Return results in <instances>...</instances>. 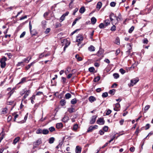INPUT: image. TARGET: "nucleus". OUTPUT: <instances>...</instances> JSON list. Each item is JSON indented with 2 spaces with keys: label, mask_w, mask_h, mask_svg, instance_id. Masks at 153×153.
Listing matches in <instances>:
<instances>
[{
  "label": "nucleus",
  "mask_w": 153,
  "mask_h": 153,
  "mask_svg": "<svg viewBox=\"0 0 153 153\" xmlns=\"http://www.w3.org/2000/svg\"><path fill=\"white\" fill-rule=\"evenodd\" d=\"M7 60V58L4 56L0 60L1 67V68H4L5 67L6 65L5 62Z\"/></svg>",
  "instance_id": "f257e3e1"
},
{
  "label": "nucleus",
  "mask_w": 153,
  "mask_h": 153,
  "mask_svg": "<svg viewBox=\"0 0 153 153\" xmlns=\"http://www.w3.org/2000/svg\"><path fill=\"white\" fill-rule=\"evenodd\" d=\"M139 79L138 78H136L133 79L131 80V83L128 84L129 86H133L134 85L136 84L138 81Z\"/></svg>",
  "instance_id": "f03ea898"
},
{
  "label": "nucleus",
  "mask_w": 153,
  "mask_h": 153,
  "mask_svg": "<svg viewBox=\"0 0 153 153\" xmlns=\"http://www.w3.org/2000/svg\"><path fill=\"white\" fill-rule=\"evenodd\" d=\"M42 143V139L39 138L37 141L34 142L33 143V148H36L37 146L41 144Z\"/></svg>",
  "instance_id": "7ed1b4c3"
},
{
  "label": "nucleus",
  "mask_w": 153,
  "mask_h": 153,
  "mask_svg": "<svg viewBox=\"0 0 153 153\" xmlns=\"http://www.w3.org/2000/svg\"><path fill=\"white\" fill-rule=\"evenodd\" d=\"M83 39V37L82 36L81 34H79L76 36V42L79 43L82 41Z\"/></svg>",
  "instance_id": "20e7f679"
},
{
  "label": "nucleus",
  "mask_w": 153,
  "mask_h": 153,
  "mask_svg": "<svg viewBox=\"0 0 153 153\" xmlns=\"http://www.w3.org/2000/svg\"><path fill=\"white\" fill-rule=\"evenodd\" d=\"M115 18H116V19L117 21V22L114 23L115 25L117 24L120 21H122V19L120 14H119L118 16L115 15Z\"/></svg>",
  "instance_id": "39448f33"
},
{
  "label": "nucleus",
  "mask_w": 153,
  "mask_h": 153,
  "mask_svg": "<svg viewBox=\"0 0 153 153\" xmlns=\"http://www.w3.org/2000/svg\"><path fill=\"white\" fill-rule=\"evenodd\" d=\"M97 123L100 125H103L105 123V121L102 118H100L97 120Z\"/></svg>",
  "instance_id": "423d86ee"
},
{
  "label": "nucleus",
  "mask_w": 153,
  "mask_h": 153,
  "mask_svg": "<svg viewBox=\"0 0 153 153\" xmlns=\"http://www.w3.org/2000/svg\"><path fill=\"white\" fill-rule=\"evenodd\" d=\"M97 117V116L96 115L93 116L90 121V123L91 124H94L95 122Z\"/></svg>",
  "instance_id": "0eeeda50"
},
{
  "label": "nucleus",
  "mask_w": 153,
  "mask_h": 153,
  "mask_svg": "<svg viewBox=\"0 0 153 153\" xmlns=\"http://www.w3.org/2000/svg\"><path fill=\"white\" fill-rule=\"evenodd\" d=\"M31 21H30L29 23V29H30V33L33 36L35 35H36V33H33V32L34 31L31 30L32 25L31 24Z\"/></svg>",
  "instance_id": "6e6552de"
},
{
  "label": "nucleus",
  "mask_w": 153,
  "mask_h": 153,
  "mask_svg": "<svg viewBox=\"0 0 153 153\" xmlns=\"http://www.w3.org/2000/svg\"><path fill=\"white\" fill-rule=\"evenodd\" d=\"M81 148L79 146H77L76 148V153H81Z\"/></svg>",
  "instance_id": "1a4fd4ad"
},
{
  "label": "nucleus",
  "mask_w": 153,
  "mask_h": 153,
  "mask_svg": "<svg viewBox=\"0 0 153 153\" xmlns=\"http://www.w3.org/2000/svg\"><path fill=\"white\" fill-rule=\"evenodd\" d=\"M112 17H115V15L114 13H112L109 16V18L111 20V23L112 25L114 24V22L113 20L114 19L112 18Z\"/></svg>",
  "instance_id": "9d476101"
},
{
  "label": "nucleus",
  "mask_w": 153,
  "mask_h": 153,
  "mask_svg": "<svg viewBox=\"0 0 153 153\" xmlns=\"http://www.w3.org/2000/svg\"><path fill=\"white\" fill-rule=\"evenodd\" d=\"M74 105H71V108L68 109V111L70 113H71L75 111V109L73 108Z\"/></svg>",
  "instance_id": "9b49d317"
},
{
  "label": "nucleus",
  "mask_w": 153,
  "mask_h": 153,
  "mask_svg": "<svg viewBox=\"0 0 153 153\" xmlns=\"http://www.w3.org/2000/svg\"><path fill=\"white\" fill-rule=\"evenodd\" d=\"M104 24H105V26H106L110 25V22L109 20L106 19L104 21Z\"/></svg>",
  "instance_id": "f8f14e48"
},
{
  "label": "nucleus",
  "mask_w": 153,
  "mask_h": 153,
  "mask_svg": "<svg viewBox=\"0 0 153 153\" xmlns=\"http://www.w3.org/2000/svg\"><path fill=\"white\" fill-rule=\"evenodd\" d=\"M62 127L63 124L61 123H57L56 125V127L58 129L62 128Z\"/></svg>",
  "instance_id": "ddd939ff"
},
{
  "label": "nucleus",
  "mask_w": 153,
  "mask_h": 153,
  "mask_svg": "<svg viewBox=\"0 0 153 153\" xmlns=\"http://www.w3.org/2000/svg\"><path fill=\"white\" fill-rule=\"evenodd\" d=\"M89 100L91 102H92L96 100V99L94 97L91 96L89 97Z\"/></svg>",
  "instance_id": "4468645a"
},
{
  "label": "nucleus",
  "mask_w": 153,
  "mask_h": 153,
  "mask_svg": "<svg viewBox=\"0 0 153 153\" xmlns=\"http://www.w3.org/2000/svg\"><path fill=\"white\" fill-rule=\"evenodd\" d=\"M102 3L101 2H98L96 8L97 9H98V10H100V9L101 8L102 6Z\"/></svg>",
  "instance_id": "2eb2a0df"
},
{
  "label": "nucleus",
  "mask_w": 153,
  "mask_h": 153,
  "mask_svg": "<svg viewBox=\"0 0 153 153\" xmlns=\"http://www.w3.org/2000/svg\"><path fill=\"white\" fill-rule=\"evenodd\" d=\"M27 78V77H25L22 78L21 79V81L18 83V84H22L23 83L25 82L26 81Z\"/></svg>",
  "instance_id": "dca6fc26"
},
{
  "label": "nucleus",
  "mask_w": 153,
  "mask_h": 153,
  "mask_svg": "<svg viewBox=\"0 0 153 153\" xmlns=\"http://www.w3.org/2000/svg\"><path fill=\"white\" fill-rule=\"evenodd\" d=\"M88 50L90 51H94L95 50V48L93 46L91 45L88 48Z\"/></svg>",
  "instance_id": "f3484780"
},
{
  "label": "nucleus",
  "mask_w": 153,
  "mask_h": 153,
  "mask_svg": "<svg viewBox=\"0 0 153 153\" xmlns=\"http://www.w3.org/2000/svg\"><path fill=\"white\" fill-rule=\"evenodd\" d=\"M20 138L19 137L15 138L13 140V144H16L20 140Z\"/></svg>",
  "instance_id": "a211bd4d"
},
{
  "label": "nucleus",
  "mask_w": 153,
  "mask_h": 153,
  "mask_svg": "<svg viewBox=\"0 0 153 153\" xmlns=\"http://www.w3.org/2000/svg\"><path fill=\"white\" fill-rule=\"evenodd\" d=\"M75 57L77 59V61H82V57L79 56L78 54H76L75 55Z\"/></svg>",
  "instance_id": "6ab92c4d"
},
{
  "label": "nucleus",
  "mask_w": 153,
  "mask_h": 153,
  "mask_svg": "<svg viewBox=\"0 0 153 153\" xmlns=\"http://www.w3.org/2000/svg\"><path fill=\"white\" fill-rule=\"evenodd\" d=\"M55 140V138L53 137L50 138L49 140V143L50 144L53 143Z\"/></svg>",
  "instance_id": "aec40b11"
},
{
  "label": "nucleus",
  "mask_w": 153,
  "mask_h": 153,
  "mask_svg": "<svg viewBox=\"0 0 153 153\" xmlns=\"http://www.w3.org/2000/svg\"><path fill=\"white\" fill-rule=\"evenodd\" d=\"M91 21L92 24H94L96 23L97 19L95 17H93L91 18Z\"/></svg>",
  "instance_id": "412c9836"
},
{
  "label": "nucleus",
  "mask_w": 153,
  "mask_h": 153,
  "mask_svg": "<svg viewBox=\"0 0 153 153\" xmlns=\"http://www.w3.org/2000/svg\"><path fill=\"white\" fill-rule=\"evenodd\" d=\"M31 57H28L27 58H25L22 61L24 62H26L27 61V62H28L31 59Z\"/></svg>",
  "instance_id": "4be33fe9"
},
{
  "label": "nucleus",
  "mask_w": 153,
  "mask_h": 153,
  "mask_svg": "<svg viewBox=\"0 0 153 153\" xmlns=\"http://www.w3.org/2000/svg\"><path fill=\"white\" fill-rule=\"evenodd\" d=\"M65 98L68 99L71 97V95L69 93H67L65 95Z\"/></svg>",
  "instance_id": "5701e85b"
},
{
  "label": "nucleus",
  "mask_w": 153,
  "mask_h": 153,
  "mask_svg": "<svg viewBox=\"0 0 153 153\" xmlns=\"http://www.w3.org/2000/svg\"><path fill=\"white\" fill-rule=\"evenodd\" d=\"M49 131L47 129H44L42 130V134H47L49 133Z\"/></svg>",
  "instance_id": "b1692460"
},
{
  "label": "nucleus",
  "mask_w": 153,
  "mask_h": 153,
  "mask_svg": "<svg viewBox=\"0 0 153 153\" xmlns=\"http://www.w3.org/2000/svg\"><path fill=\"white\" fill-rule=\"evenodd\" d=\"M7 108H4L2 109L1 114H4L7 113Z\"/></svg>",
  "instance_id": "393cba45"
},
{
  "label": "nucleus",
  "mask_w": 153,
  "mask_h": 153,
  "mask_svg": "<svg viewBox=\"0 0 153 153\" xmlns=\"http://www.w3.org/2000/svg\"><path fill=\"white\" fill-rule=\"evenodd\" d=\"M85 9L84 7H81L79 10V12L81 13H83L85 11Z\"/></svg>",
  "instance_id": "a878e982"
},
{
  "label": "nucleus",
  "mask_w": 153,
  "mask_h": 153,
  "mask_svg": "<svg viewBox=\"0 0 153 153\" xmlns=\"http://www.w3.org/2000/svg\"><path fill=\"white\" fill-rule=\"evenodd\" d=\"M115 91V90L114 89H112V90H110L109 91L108 93L110 94L113 95L114 94Z\"/></svg>",
  "instance_id": "bb28decb"
},
{
  "label": "nucleus",
  "mask_w": 153,
  "mask_h": 153,
  "mask_svg": "<svg viewBox=\"0 0 153 153\" xmlns=\"http://www.w3.org/2000/svg\"><path fill=\"white\" fill-rule=\"evenodd\" d=\"M29 93H30L29 91H27V92L25 93V94L24 95L23 97V100L25 99V98L26 97H27L28 96L29 94Z\"/></svg>",
  "instance_id": "cd10ccee"
},
{
  "label": "nucleus",
  "mask_w": 153,
  "mask_h": 153,
  "mask_svg": "<svg viewBox=\"0 0 153 153\" xmlns=\"http://www.w3.org/2000/svg\"><path fill=\"white\" fill-rule=\"evenodd\" d=\"M115 43L117 45H119L120 44V40L119 37H117L115 39Z\"/></svg>",
  "instance_id": "c85d7f7f"
},
{
  "label": "nucleus",
  "mask_w": 153,
  "mask_h": 153,
  "mask_svg": "<svg viewBox=\"0 0 153 153\" xmlns=\"http://www.w3.org/2000/svg\"><path fill=\"white\" fill-rule=\"evenodd\" d=\"M34 63L33 62H31L30 64L28 65L26 67V69L27 70H28L29 68H30L31 66H32L33 64Z\"/></svg>",
  "instance_id": "c756f323"
},
{
  "label": "nucleus",
  "mask_w": 153,
  "mask_h": 153,
  "mask_svg": "<svg viewBox=\"0 0 153 153\" xmlns=\"http://www.w3.org/2000/svg\"><path fill=\"white\" fill-rule=\"evenodd\" d=\"M77 102V100L75 98L72 100L71 101V103L72 104H75Z\"/></svg>",
  "instance_id": "7c9ffc66"
},
{
  "label": "nucleus",
  "mask_w": 153,
  "mask_h": 153,
  "mask_svg": "<svg viewBox=\"0 0 153 153\" xmlns=\"http://www.w3.org/2000/svg\"><path fill=\"white\" fill-rule=\"evenodd\" d=\"M78 127V125L77 124H74V125L72 130L74 131H76Z\"/></svg>",
  "instance_id": "2f4dec72"
},
{
  "label": "nucleus",
  "mask_w": 153,
  "mask_h": 153,
  "mask_svg": "<svg viewBox=\"0 0 153 153\" xmlns=\"http://www.w3.org/2000/svg\"><path fill=\"white\" fill-rule=\"evenodd\" d=\"M99 27L101 29L104 28L106 27L105 26V24L103 23H100L99 25Z\"/></svg>",
  "instance_id": "473e14b6"
},
{
  "label": "nucleus",
  "mask_w": 153,
  "mask_h": 153,
  "mask_svg": "<svg viewBox=\"0 0 153 153\" xmlns=\"http://www.w3.org/2000/svg\"><path fill=\"white\" fill-rule=\"evenodd\" d=\"M100 79V77L97 76L94 79V81L95 82H97L99 81Z\"/></svg>",
  "instance_id": "72a5a7b5"
},
{
  "label": "nucleus",
  "mask_w": 153,
  "mask_h": 153,
  "mask_svg": "<svg viewBox=\"0 0 153 153\" xmlns=\"http://www.w3.org/2000/svg\"><path fill=\"white\" fill-rule=\"evenodd\" d=\"M41 25L43 27H45L46 25V21L45 20L42 21L41 22Z\"/></svg>",
  "instance_id": "f704fd0d"
},
{
  "label": "nucleus",
  "mask_w": 153,
  "mask_h": 153,
  "mask_svg": "<svg viewBox=\"0 0 153 153\" xmlns=\"http://www.w3.org/2000/svg\"><path fill=\"white\" fill-rule=\"evenodd\" d=\"M66 102L65 101V100L62 99V100L60 102V103L61 105L64 106L65 105Z\"/></svg>",
  "instance_id": "c9c22d12"
},
{
  "label": "nucleus",
  "mask_w": 153,
  "mask_h": 153,
  "mask_svg": "<svg viewBox=\"0 0 153 153\" xmlns=\"http://www.w3.org/2000/svg\"><path fill=\"white\" fill-rule=\"evenodd\" d=\"M113 76L115 79H117L119 77V75L118 73H115L113 74Z\"/></svg>",
  "instance_id": "e433bc0d"
},
{
  "label": "nucleus",
  "mask_w": 153,
  "mask_h": 153,
  "mask_svg": "<svg viewBox=\"0 0 153 153\" xmlns=\"http://www.w3.org/2000/svg\"><path fill=\"white\" fill-rule=\"evenodd\" d=\"M128 45L129 46V47L128 48V50L127 51H126V52L128 53H129L131 51V50L132 48L130 44H129Z\"/></svg>",
  "instance_id": "4c0bfd02"
},
{
  "label": "nucleus",
  "mask_w": 153,
  "mask_h": 153,
  "mask_svg": "<svg viewBox=\"0 0 153 153\" xmlns=\"http://www.w3.org/2000/svg\"><path fill=\"white\" fill-rule=\"evenodd\" d=\"M24 61H22L21 62H19L17 64V66H22L24 65L23 64Z\"/></svg>",
  "instance_id": "58836bf2"
},
{
  "label": "nucleus",
  "mask_w": 153,
  "mask_h": 153,
  "mask_svg": "<svg viewBox=\"0 0 153 153\" xmlns=\"http://www.w3.org/2000/svg\"><path fill=\"white\" fill-rule=\"evenodd\" d=\"M150 126H150V124L148 123V124H146V125L144 127L145 128V129L146 130H148V129H149L150 128Z\"/></svg>",
  "instance_id": "ea45409f"
},
{
  "label": "nucleus",
  "mask_w": 153,
  "mask_h": 153,
  "mask_svg": "<svg viewBox=\"0 0 153 153\" xmlns=\"http://www.w3.org/2000/svg\"><path fill=\"white\" fill-rule=\"evenodd\" d=\"M42 130L41 129H39L36 131V133L37 134H41L42 133Z\"/></svg>",
  "instance_id": "a19ab883"
},
{
  "label": "nucleus",
  "mask_w": 153,
  "mask_h": 153,
  "mask_svg": "<svg viewBox=\"0 0 153 153\" xmlns=\"http://www.w3.org/2000/svg\"><path fill=\"white\" fill-rule=\"evenodd\" d=\"M65 18V16L64 15H62V16L60 17L59 19L60 22H62L63 21Z\"/></svg>",
  "instance_id": "79ce46f5"
},
{
  "label": "nucleus",
  "mask_w": 153,
  "mask_h": 153,
  "mask_svg": "<svg viewBox=\"0 0 153 153\" xmlns=\"http://www.w3.org/2000/svg\"><path fill=\"white\" fill-rule=\"evenodd\" d=\"M93 126H90L88 128L87 132H91L93 130Z\"/></svg>",
  "instance_id": "37998d69"
},
{
  "label": "nucleus",
  "mask_w": 153,
  "mask_h": 153,
  "mask_svg": "<svg viewBox=\"0 0 153 153\" xmlns=\"http://www.w3.org/2000/svg\"><path fill=\"white\" fill-rule=\"evenodd\" d=\"M134 29V27L133 26H132L129 30L128 32L131 33L132 32Z\"/></svg>",
  "instance_id": "c03bdc74"
},
{
  "label": "nucleus",
  "mask_w": 153,
  "mask_h": 153,
  "mask_svg": "<svg viewBox=\"0 0 153 153\" xmlns=\"http://www.w3.org/2000/svg\"><path fill=\"white\" fill-rule=\"evenodd\" d=\"M68 117L67 116H65L63 118L62 120L65 122H66L68 121Z\"/></svg>",
  "instance_id": "a18cd8bd"
},
{
  "label": "nucleus",
  "mask_w": 153,
  "mask_h": 153,
  "mask_svg": "<svg viewBox=\"0 0 153 153\" xmlns=\"http://www.w3.org/2000/svg\"><path fill=\"white\" fill-rule=\"evenodd\" d=\"M51 30V29L50 28H48L46 29L45 31V34H47Z\"/></svg>",
  "instance_id": "49530a36"
},
{
  "label": "nucleus",
  "mask_w": 153,
  "mask_h": 153,
  "mask_svg": "<svg viewBox=\"0 0 153 153\" xmlns=\"http://www.w3.org/2000/svg\"><path fill=\"white\" fill-rule=\"evenodd\" d=\"M108 96V94L107 92L103 93L102 95V97H106Z\"/></svg>",
  "instance_id": "de8ad7c7"
},
{
  "label": "nucleus",
  "mask_w": 153,
  "mask_h": 153,
  "mask_svg": "<svg viewBox=\"0 0 153 153\" xmlns=\"http://www.w3.org/2000/svg\"><path fill=\"white\" fill-rule=\"evenodd\" d=\"M116 27L115 25H113V26L111 28V30L112 31H115L116 30Z\"/></svg>",
  "instance_id": "09e8293b"
},
{
  "label": "nucleus",
  "mask_w": 153,
  "mask_h": 153,
  "mask_svg": "<svg viewBox=\"0 0 153 153\" xmlns=\"http://www.w3.org/2000/svg\"><path fill=\"white\" fill-rule=\"evenodd\" d=\"M49 131L51 132H52L55 130V128L53 126L50 127L49 128Z\"/></svg>",
  "instance_id": "8fccbe9b"
},
{
  "label": "nucleus",
  "mask_w": 153,
  "mask_h": 153,
  "mask_svg": "<svg viewBox=\"0 0 153 153\" xmlns=\"http://www.w3.org/2000/svg\"><path fill=\"white\" fill-rule=\"evenodd\" d=\"M120 71L122 74H124L126 72L125 70H123V68L120 69Z\"/></svg>",
  "instance_id": "3c124183"
},
{
  "label": "nucleus",
  "mask_w": 153,
  "mask_h": 153,
  "mask_svg": "<svg viewBox=\"0 0 153 153\" xmlns=\"http://www.w3.org/2000/svg\"><path fill=\"white\" fill-rule=\"evenodd\" d=\"M88 70L91 72H93L94 71V68L93 67H91L89 68Z\"/></svg>",
  "instance_id": "603ef678"
},
{
  "label": "nucleus",
  "mask_w": 153,
  "mask_h": 153,
  "mask_svg": "<svg viewBox=\"0 0 153 153\" xmlns=\"http://www.w3.org/2000/svg\"><path fill=\"white\" fill-rule=\"evenodd\" d=\"M150 106L149 105H146L145 107L144 108V111H145V112L148 110L149 109V108Z\"/></svg>",
  "instance_id": "864d4df0"
},
{
  "label": "nucleus",
  "mask_w": 153,
  "mask_h": 153,
  "mask_svg": "<svg viewBox=\"0 0 153 153\" xmlns=\"http://www.w3.org/2000/svg\"><path fill=\"white\" fill-rule=\"evenodd\" d=\"M110 5L112 7H114L116 5V3L113 1L111 2L110 4Z\"/></svg>",
  "instance_id": "5fc2aeb1"
},
{
  "label": "nucleus",
  "mask_w": 153,
  "mask_h": 153,
  "mask_svg": "<svg viewBox=\"0 0 153 153\" xmlns=\"http://www.w3.org/2000/svg\"><path fill=\"white\" fill-rule=\"evenodd\" d=\"M62 83H66V79L64 77H62Z\"/></svg>",
  "instance_id": "6e6d98bb"
},
{
  "label": "nucleus",
  "mask_w": 153,
  "mask_h": 153,
  "mask_svg": "<svg viewBox=\"0 0 153 153\" xmlns=\"http://www.w3.org/2000/svg\"><path fill=\"white\" fill-rule=\"evenodd\" d=\"M103 129L105 131H107L108 130V127L107 126H105L103 127Z\"/></svg>",
  "instance_id": "4d7b16f0"
},
{
  "label": "nucleus",
  "mask_w": 153,
  "mask_h": 153,
  "mask_svg": "<svg viewBox=\"0 0 153 153\" xmlns=\"http://www.w3.org/2000/svg\"><path fill=\"white\" fill-rule=\"evenodd\" d=\"M148 42V41L146 38H145L144 39L143 43L144 44H147Z\"/></svg>",
  "instance_id": "13d9d810"
},
{
  "label": "nucleus",
  "mask_w": 153,
  "mask_h": 153,
  "mask_svg": "<svg viewBox=\"0 0 153 153\" xmlns=\"http://www.w3.org/2000/svg\"><path fill=\"white\" fill-rule=\"evenodd\" d=\"M14 91L13 90H11L8 93V95H9V97H10L13 94Z\"/></svg>",
  "instance_id": "bf43d9fd"
},
{
  "label": "nucleus",
  "mask_w": 153,
  "mask_h": 153,
  "mask_svg": "<svg viewBox=\"0 0 153 153\" xmlns=\"http://www.w3.org/2000/svg\"><path fill=\"white\" fill-rule=\"evenodd\" d=\"M115 107L118 108L120 109V105L119 103H117L115 105Z\"/></svg>",
  "instance_id": "052dcab7"
},
{
  "label": "nucleus",
  "mask_w": 153,
  "mask_h": 153,
  "mask_svg": "<svg viewBox=\"0 0 153 153\" xmlns=\"http://www.w3.org/2000/svg\"><path fill=\"white\" fill-rule=\"evenodd\" d=\"M120 52V50L119 49H118L116 50L115 54L116 56Z\"/></svg>",
  "instance_id": "680f3d73"
},
{
  "label": "nucleus",
  "mask_w": 153,
  "mask_h": 153,
  "mask_svg": "<svg viewBox=\"0 0 153 153\" xmlns=\"http://www.w3.org/2000/svg\"><path fill=\"white\" fill-rule=\"evenodd\" d=\"M25 34V31L23 32L20 35V38H22L23 37Z\"/></svg>",
  "instance_id": "e2e57ef3"
},
{
  "label": "nucleus",
  "mask_w": 153,
  "mask_h": 153,
  "mask_svg": "<svg viewBox=\"0 0 153 153\" xmlns=\"http://www.w3.org/2000/svg\"><path fill=\"white\" fill-rule=\"evenodd\" d=\"M130 150L131 152H134L135 150V148L133 146L131 147L130 149Z\"/></svg>",
  "instance_id": "0e129e2a"
},
{
  "label": "nucleus",
  "mask_w": 153,
  "mask_h": 153,
  "mask_svg": "<svg viewBox=\"0 0 153 153\" xmlns=\"http://www.w3.org/2000/svg\"><path fill=\"white\" fill-rule=\"evenodd\" d=\"M71 70V68L68 67L67 68L66 71H65L66 73H68Z\"/></svg>",
  "instance_id": "69168bd1"
},
{
  "label": "nucleus",
  "mask_w": 153,
  "mask_h": 153,
  "mask_svg": "<svg viewBox=\"0 0 153 153\" xmlns=\"http://www.w3.org/2000/svg\"><path fill=\"white\" fill-rule=\"evenodd\" d=\"M111 111L110 110L108 109V110L107 111L106 113V115H109L111 113Z\"/></svg>",
  "instance_id": "338daca9"
},
{
  "label": "nucleus",
  "mask_w": 153,
  "mask_h": 153,
  "mask_svg": "<svg viewBox=\"0 0 153 153\" xmlns=\"http://www.w3.org/2000/svg\"><path fill=\"white\" fill-rule=\"evenodd\" d=\"M139 130L138 128H137L136 131L135 132V133L137 135H138L139 133Z\"/></svg>",
  "instance_id": "774afa93"
}]
</instances>
